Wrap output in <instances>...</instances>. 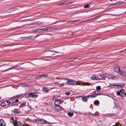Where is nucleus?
I'll return each instance as SVG.
<instances>
[{
    "mask_svg": "<svg viewBox=\"0 0 126 126\" xmlns=\"http://www.w3.org/2000/svg\"><path fill=\"white\" fill-rule=\"evenodd\" d=\"M65 79L67 80L66 83L67 85H80V83L79 81H76L72 79Z\"/></svg>",
    "mask_w": 126,
    "mask_h": 126,
    "instance_id": "1",
    "label": "nucleus"
},
{
    "mask_svg": "<svg viewBox=\"0 0 126 126\" xmlns=\"http://www.w3.org/2000/svg\"><path fill=\"white\" fill-rule=\"evenodd\" d=\"M114 88H123L124 87L125 84L123 83H114Z\"/></svg>",
    "mask_w": 126,
    "mask_h": 126,
    "instance_id": "2",
    "label": "nucleus"
},
{
    "mask_svg": "<svg viewBox=\"0 0 126 126\" xmlns=\"http://www.w3.org/2000/svg\"><path fill=\"white\" fill-rule=\"evenodd\" d=\"M106 76L105 74H101L100 75V77H98L96 76V78L95 79V80H104L105 79V77Z\"/></svg>",
    "mask_w": 126,
    "mask_h": 126,
    "instance_id": "3",
    "label": "nucleus"
},
{
    "mask_svg": "<svg viewBox=\"0 0 126 126\" xmlns=\"http://www.w3.org/2000/svg\"><path fill=\"white\" fill-rule=\"evenodd\" d=\"M61 100L60 99H57L54 102V104L55 105L58 106L61 103Z\"/></svg>",
    "mask_w": 126,
    "mask_h": 126,
    "instance_id": "4",
    "label": "nucleus"
},
{
    "mask_svg": "<svg viewBox=\"0 0 126 126\" xmlns=\"http://www.w3.org/2000/svg\"><path fill=\"white\" fill-rule=\"evenodd\" d=\"M114 70L115 72L118 73L120 70V67L118 66H115L114 67Z\"/></svg>",
    "mask_w": 126,
    "mask_h": 126,
    "instance_id": "5",
    "label": "nucleus"
},
{
    "mask_svg": "<svg viewBox=\"0 0 126 126\" xmlns=\"http://www.w3.org/2000/svg\"><path fill=\"white\" fill-rule=\"evenodd\" d=\"M99 16H96L95 17H94V18H92L91 19H88L86 20L83 21L82 22H88H88H90V21H91V20H92V21H93V20H94L95 19L97 18Z\"/></svg>",
    "mask_w": 126,
    "mask_h": 126,
    "instance_id": "6",
    "label": "nucleus"
},
{
    "mask_svg": "<svg viewBox=\"0 0 126 126\" xmlns=\"http://www.w3.org/2000/svg\"><path fill=\"white\" fill-rule=\"evenodd\" d=\"M0 126H6L5 121L3 119L0 120Z\"/></svg>",
    "mask_w": 126,
    "mask_h": 126,
    "instance_id": "7",
    "label": "nucleus"
},
{
    "mask_svg": "<svg viewBox=\"0 0 126 126\" xmlns=\"http://www.w3.org/2000/svg\"><path fill=\"white\" fill-rule=\"evenodd\" d=\"M118 73L123 76H125L126 75V73L124 71H121L120 70Z\"/></svg>",
    "mask_w": 126,
    "mask_h": 126,
    "instance_id": "8",
    "label": "nucleus"
},
{
    "mask_svg": "<svg viewBox=\"0 0 126 126\" xmlns=\"http://www.w3.org/2000/svg\"><path fill=\"white\" fill-rule=\"evenodd\" d=\"M123 3V2L122 1H121V2H118L115 3L111 4L110 5L108 6H113L114 5H120L122 3Z\"/></svg>",
    "mask_w": 126,
    "mask_h": 126,
    "instance_id": "9",
    "label": "nucleus"
},
{
    "mask_svg": "<svg viewBox=\"0 0 126 126\" xmlns=\"http://www.w3.org/2000/svg\"><path fill=\"white\" fill-rule=\"evenodd\" d=\"M124 91V90H120L119 91H117L116 94L118 95H120L121 96V93H123Z\"/></svg>",
    "mask_w": 126,
    "mask_h": 126,
    "instance_id": "10",
    "label": "nucleus"
},
{
    "mask_svg": "<svg viewBox=\"0 0 126 126\" xmlns=\"http://www.w3.org/2000/svg\"><path fill=\"white\" fill-rule=\"evenodd\" d=\"M55 108L58 111H59L63 109V108L61 107L59 105L56 106Z\"/></svg>",
    "mask_w": 126,
    "mask_h": 126,
    "instance_id": "11",
    "label": "nucleus"
},
{
    "mask_svg": "<svg viewBox=\"0 0 126 126\" xmlns=\"http://www.w3.org/2000/svg\"><path fill=\"white\" fill-rule=\"evenodd\" d=\"M52 28L51 27H49L46 28H44L42 29H38V30H42L44 31H46L48 30H50L52 29Z\"/></svg>",
    "mask_w": 126,
    "mask_h": 126,
    "instance_id": "12",
    "label": "nucleus"
},
{
    "mask_svg": "<svg viewBox=\"0 0 126 126\" xmlns=\"http://www.w3.org/2000/svg\"><path fill=\"white\" fill-rule=\"evenodd\" d=\"M42 91L44 92L47 93L48 92V90L47 88H46L45 87H44L42 89Z\"/></svg>",
    "mask_w": 126,
    "mask_h": 126,
    "instance_id": "13",
    "label": "nucleus"
},
{
    "mask_svg": "<svg viewBox=\"0 0 126 126\" xmlns=\"http://www.w3.org/2000/svg\"><path fill=\"white\" fill-rule=\"evenodd\" d=\"M47 122V121L44 119H41L40 123L44 124Z\"/></svg>",
    "mask_w": 126,
    "mask_h": 126,
    "instance_id": "14",
    "label": "nucleus"
},
{
    "mask_svg": "<svg viewBox=\"0 0 126 126\" xmlns=\"http://www.w3.org/2000/svg\"><path fill=\"white\" fill-rule=\"evenodd\" d=\"M21 123L19 121H16V123L14 125L15 126H21Z\"/></svg>",
    "mask_w": 126,
    "mask_h": 126,
    "instance_id": "15",
    "label": "nucleus"
},
{
    "mask_svg": "<svg viewBox=\"0 0 126 126\" xmlns=\"http://www.w3.org/2000/svg\"><path fill=\"white\" fill-rule=\"evenodd\" d=\"M99 104V102L98 100H96L94 101V104L96 106H98Z\"/></svg>",
    "mask_w": 126,
    "mask_h": 126,
    "instance_id": "16",
    "label": "nucleus"
},
{
    "mask_svg": "<svg viewBox=\"0 0 126 126\" xmlns=\"http://www.w3.org/2000/svg\"><path fill=\"white\" fill-rule=\"evenodd\" d=\"M92 93L94 94L95 95H98L100 94H101V93L100 91H96L93 92Z\"/></svg>",
    "mask_w": 126,
    "mask_h": 126,
    "instance_id": "17",
    "label": "nucleus"
},
{
    "mask_svg": "<svg viewBox=\"0 0 126 126\" xmlns=\"http://www.w3.org/2000/svg\"><path fill=\"white\" fill-rule=\"evenodd\" d=\"M13 112L15 113H16V114H18L20 112V110L19 109H14L13 110Z\"/></svg>",
    "mask_w": 126,
    "mask_h": 126,
    "instance_id": "18",
    "label": "nucleus"
},
{
    "mask_svg": "<svg viewBox=\"0 0 126 126\" xmlns=\"http://www.w3.org/2000/svg\"><path fill=\"white\" fill-rule=\"evenodd\" d=\"M19 85L20 86L23 87H27L29 86V85L28 84H27L25 83H20Z\"/></svg>",
    "mask_w": 126,
    "mask_h": 126,
    "instance_id": "19",
    "label": "nucleus"
},
{
    "mask_svg": "<svg viewBox=\"0 0 126 126\" xmlns=\"http://www.w3.org/2000/svg\"><path fill=\"white\" fill-rule=\"evenodd\" d=\"M6 103L5 101L3 102L1 104V106L2 107H5L7 106Z\"/></svg>",
    "mask_w": 126,
    "mask_h": 126,
    "instance_id": "20",
    "label": "nucleus"
},
{
    "mask_svg": "<svg viewBox=\"0 0 126 126\" xmlns=\"http://www.w3.org/2000/svg\"><path fill=\"white\" fill-rule=\"evenodd\" d=\"M82 100L84 102H86L87 101V99L86 97L84 96L82 97Z\"/></svg>",
    "mask_w": 126,
    "mask_h": 126,
    "instance_id": "21",
    "label": "nucleus"
},
{
    "mask_svg": "<svg viewBox=\"0 0 126 126\" xmlns=\"http://www.w3.org/2000/svg\"><path fill=\"white\" fill-rule=\"evenodd\" d=\"M121 96L123 97L126 96V92H125L124 90L123 93H121Z\"/></svg>",
    "mask_w": 126,
    "mask_h": 126,
    "instance_id": "22",
    "label": "nucleus"
},
{
    "mask_svg": "<svg viewBox=\"0 0 126 126\" xmlns=\"http://www.w3.org/2000/svg\"><path fill=\"white\" fill-rule=\"evenodd\" d=\"M105 75H106V77L107 76H109V78H111L112 79H113V78L114 77L111 74H110V75H109V74H108Z\"/></svg>",
    "mask_w": 126,
    "mask_h": 126,
    "instance_id": "23",
    "label": "nucleus"
},
{
    "mask_svg": "<svg viewBox=\"0 0 126 126\" xmlns=\"http://www.w3.org/2000/svg\"><path fill=\"white\" fill-rule=\"evenodd\" d=\"M41 120L40 119L37 118L36 119H34L33 120V121L34 122H39L40 123V121Z\"/></svg>",
    "mask_w": 126,
    "mask_h": 126,
    "instance_id": "24",
    "label": "nucleus"
},
{
    "mask_svg": "<svg viewBox=\"0 0 126 126\" xmlns=\"http://www.w3.org/2000/svg\"><path fill=\"white\" fill-rule=\"evenodd\" d=\"M16 121L13 118L10 119V121L12 122L14 125H15Z\"/></svg>",
    "mask_w": 126,
    "mask_h": 126,
    "instance_id": "25",
    "label": "nucleus"
},
{
    "mask_svg": "<svg viewBox=\"0 0 126 126\" xmlns=\"http://www.w3.org/2000/svg\"><path fill=\"white\" fill-rule=\"evenodd\" d=\"M91 84L90 83H89L88 82H83V85H84L89 86Z\"/></svg>",
    "mask_w": 126,
    "mask_h": 126,
    "instance_id": "26",
    "label": "nucleus"
},
{
    "mask_svg": "<svg viewBox=\"0 0 126 126\" xmlns=\"http://www.w3.org/2000/svg\"><path fill=\"white\" fill-rule=\"evenodd\" d=\"M109 87L111 88H114V83L110 84L109 86Z\"/></svg>",
    "mask_w": 126,
    "mask_h": 126,
    "instance_id": "27",
    "label": "nucleus"
},
{
    "mask_svg": "<svg viewBox=\"0 0 126 126\" xmlns=\"http://www.w3.org/2000/svg\"><path fill=\"white\" fill-rule=\"evenodd\" d=\"M5 101L6 102L7 105H9L11 103V101L9 100H7Z\"/></svg>",
    "mask_w": 126,
    "mask_h": 126,
    "instance_id": "28",
    "label": "nucleus"
},
{
    "mask_svg": "<svg viewBox=\"0 0 126 126\" xmlns=\"http://www.w3.org/2000/svg\"><path fill=\"white\" fill-rule=\"evenodd\" d=\"M26 102H24L23 103H22L21 104L20 106V107H22L23 106L25 105V106H27V105H26Z\"/></svg>",
    "mask_w": 126,
    "mask_h": 126,
    "instance_id": "29",
    "label": "nucleus"
},
{
    "mask_svg": "<svg viewBox=\"0 0 126 126\" xmlns=\"http://www.w3.org/2000/svg\"><path fill=\"white\" fill-rule=\"evenodd\" d=\"M33 93H29L28 94V95L27 97L28 98L30 97H32V95H33Z\"/></svg>",
    "mask_w": 126,
    "mask_h": 126,
    "instance_id": "30",
    "label": "nucleus"
},
{
    "mask_svg": "<svg viewBox=\"0 0 126 126\" xmlns=\"http://www.w3.org/2000/svg\"><path fill=\"white\" fill-rule=\"evenodd\" d=\"M65 5V3H59L57 4L58 6H61Z\"/></svg>",
    "mask_w": 126,
    "mask_h": 126,
    "instance_id": "31",
    "label": "nucleus"
},
{
    "mask_svg": "<svg viewBox=\"0 0 126 126\" xmlns=\"http://www.w3.org/2000/svg\"><path fill=\"white\" fill-rule=\"evenodd\" d=\"M96 89L98 90H101V88L100 86H98L96 87Z\"/></svg>",
    "mask_w": 126,
    "mask_h": 126,
    "instance_id": "32",
    "label": "nucleus"
},
{
    "mask_svg": "<svg viewBox=\"0 0 126 126\" xmlns=\"http://www.w3.org/2000/svg\"><path fill=\"white\" fill-rule=\"evenodd\" d=\"M32 96V97H33L34 98H36L38 96L37 95H35L34 93H33Z\"/></svg>",
    "mask_w": 126,
    "mask_h": 126,
    "instance_id": "33",
    "label": "nucleus"
},
{
    "mask_svg": "<svg viewBox=\"0 0 126 126\" xmlns=\"http://www.w3.org/2000/svg\"><path fill=\"white\" fill-rule=\"evenodd\" d=\"M96 78V76H93L92 77H91V79H92L93 80H95V79Z\"/></svg>",
    "mask_w": 126,
    "mask_h": 126,
    "instance_id": "34",
    "label": "nucleus"
},
{
    "mask_svg": "<svg viewBox=\"0 0 126 126\" xmlns=\"http://www.w3.org/2000/svg\"><path fill=\"white\" fill-rule=\"evenodd\" d=\"M68 116H73V113H71L70 112H69L68 113Z\"/></svg>",
    "mask_w": 126,
    "mask_h": 126,
    "instance_id": "35",
    "label": "nucleus"
},
{
    "mask_svg": "<svg viewBox=\"0 0 126 126\" xmlns=\"http://www.w3.org/2000/svg\"><path fill=\"white\" fill-rule=\"evenodd\" d=\"M77 58H72L71 59H70V61H73L74 60L76 59Z\"/></svg>",
    "mask_w": 126,
    "mask_h": 126,
    "instance_id": "36",
    "label": "nucleus"
},
{
    "mask_svg": "<svg viewBox=\"0 0 126 126\" xmlns=\"http://www.w3.org/2000/svg\"><path fill=\"white\" fill-rule=\"evenodd\" d=\"M43 75H44L43 77V78H45L48 77V75L47 74H43Z\"/></svg>",
    "mask_w": 126,
    "mask_h": 126,
    "instance_id": "37",
    "label": "nucleus"
},
{
    "mask_svg": "<svg viewBox=\"0 0 126 126\" xmlns=\"http://www.w3.org/2000/svg\"><path fill=\"white\" fill-rule=\"evenodd\" d=\"M96 96V95H94V94H93L92 95H90V97H95Z\"/></svg>",
    "mask_w": 126,
    "mask_h": 126,
    "instance_id": "38",
    "label": "nucleus"
},
{
    "mask_svg": "<svg viewBox=\"0 0 126 126\" xmlns=\"http://www.w3.org/2000/svg\"><path fill=\"white\" fill-rule=\"evenodd\" d=\"M84 8H88L89 7V5L88 4H86L85 6H84Z\"/></svg>",
    "mask_w": 126,
    "mask_h": 126,
    "instance_id": "39",
    "label": "nucleus"
},
{
    "mask_svg": "<svg viewBox=\"0 0 126 126\" xmlns=\"http://www.w3.org/2000/svg\"><path fill=\"white\" fill-rule=\"evenodd\" d=\"M73 3V2L72 1H71V2H67V3H65V5H67V4H71Z\"/></svg>",
    "mask_w": 126,
    "mask_h": 126,
    "instance_id": "40",
    "label": "nucleus"
},
{
    "mask_svg": "<svg viewBox=\"0 0 126 126\" xmlns=\"http://www.w3.org/2000/svg\"><path fill=\"white\" fill-rule=\"evenodd\" d=\"M14 67H11V68H9L8 69H7L6 70H5L4 71H7L8 70H9L10 69H13Z\"/></svg>",
    "mask_w": 126,
    "mask_h": 126,
    "instance_id": "41",
    "label": "nucleus"
},
{
    "mask_svg": "<svg viewBox=\"0 0 126 126\" xmlns=\"http://www.w3.org/2000/svg\"><path fill=\"white\" fill-rule=\"evenodd\" d=\"M65 94L66 95H70V94L69 92H68L65 93Z\"/></svg>",
    "mask_w": 126,
    "mask_h": 126,
    "instance_id": "42",
    "label": "nucleus"
},
{
    "mask_svg": "<svg viewBox=\"0 0 126 126\" xmlns=\"http://www.w3.org/2000/svg\"><path fill=\"white\" fill-rule=\"evenodd\" d=\"M11 104L12 106H14L16 105V103L15 102H12Z\"/></svg>",
    "mask_w": 126,
    "mask_h": 126,
    "instance_id": "43",
    "label": "nucleus"
},
{
    "mask_svg": "<svg viewBox=\"0 0 126 126\" xmlns=\"http://www.w3.org/2000/svg\"><path fill=\"white\" fill-rule=\"evenodd\" d=\"M36 78L37 79H40V76L39 75L37 76L36 77Z\"/></svg>",
    "mask_w": 126,
    "mask_h": 126,
    "instance_id": "44",
    "label": "nucleus"
},
{
    "mask_svg": "<svg viewBox=\"0 0 126 126\" xmlns=\"http://www.w3.org/2000/svg\"><path fill=\"white\" fill-rule=\"evenodd\" d=\"M40 76V78H43V76H44L43 74H41L39 75Z\"/></svg>",
    "mask_w": 126,
    "mask_h": 126,
    "instance_id": "45",
    "label": "nucleus"
},
{
    "mask_svg": "<svg viewBox=\"0 0 126 126\" xmlns=\"http://www.w3.org/2000/svg\"><path fill=\"white\" fill-rule=\"evenodd\" d=\"M15 98H16V97H15V96H14L12 97L11 99L12 100V99H15Z\"/></svg>",
    "mask_w": 126,
    "mask_h": 126,
    "instance_id": "46",
    "label": "nucleus"
},
{
    "mask_svg": "<svg viewBox=\"0 0 126 126\" xmlns=\"http://www.w3.org/2000/svg\"><path fill=\"white\" fill-rule=\"evenodd\" d=\"M79 20H73V21H73L74 22H77Z\"/></svg>",
    "mask_w": 126,
    "mask_h": 126,
    "instance_id": "47",
    "label": "nucleus"
},
{
    "mask_svg": "<svg viewBox=\"0 0 126 126\" xmlns=\"http://www.w3.org/2000/svg\"><path fill=\"white\" fill-rule=\"evenodd\" d=\"M19 101V100L18 99H16L15 100V102H17Z\"/></svg>",
    "mask_w": 126,
    "mask_h": 126,
    "instance_id": "48",
    "label": "nucleus"
},
{
    "mask_svg": "<svg viewBox=\"0 0 126 126\" xmlns=\"http://www.w3.org/2000/svg\"><path fill=\"white\" fill-rule=\"evenodd\" d=\"M90 114H91L92 115V116H93L94 115H96V114L95 113L94 114H92L91 113H90Z\"/></svg>",
    "mask_w": 126,
    "mask_h": 126,
    "instance_id": "49",
    "label": "nucleus"
},
{
    "mask_svg": "<svg viewBox=\"0 0 126 126\" xmlns=\"http://www.w3.org/2000/svg\"><path fill=\"white\" fill-rule=\"evenodd\" d=\"M38 22H35H35H34V23H32V24H30V25H32V24H36V23H38Z\"/></svg>",
    "mask_w": 126,
    "mask_h": 126,
    "instance_id": "50",
    "label": "nucleus"
},
{
    "mask_svg": "<svg viewBox=\"0 0 126 126\" xmlns=\"http://www.w3.org/2000/svg\"><path fill=\"white\" fill-rule=\"evenodd\" d=\"M57 98V97L55 96H54L53 97V99H56Z\"/></svg>",
    "mask_w": 126,
    "mask_h": 126,
    "instance_id": "51",
    "label": "nucleus"
},
{
    "mask_svg": "<svg viewBox=\"0 0 126 126\" xmlns=\"http://www.w3.org/2000/svg\"><path fill=\"white\" fill-rule=\"evenodd\" d=\"M15 96V97H16V98H18L20 96L18 95H17Z\"/></svg>",
    "mask_w": 126,
    "mask_h": 126,
    "instance_id": "52",
    "label": "nucleus"
},
{
    "mask_svg": "<svg viewBox=\"0 0 126 126\" xmlns=\"http://www.w3.org/2000/svg\"><path fill=\"white\" fill-rule=\"evenodd\" d=\"M24 126H29L28 124H25V125Z\"/></svg>",
    "mask_w": 126,
    "mask_h": 126,
    "instance_id": "53",
    "label": "nucleus"
},
{
    "mask_svg": "<svg viewBox=\"0 0 126 126\" xmlns=\"http://www.w3.org/2000/svg\"><path fill=\"white\" fill-rule=\"evenodd\" d=\"M85 97H86H86L88 98L90 97V95H88L87 96H86Z\"/></svg>",
    "mask_w": 126,
    "mask_h": 126,
    "instance_id": "54",
    "label": "nucleus"
},
{
    "mask_svg": "<svg viewBox=\"0 0 126 126\" xmlns=\"http://www.w3.org/2000/svg\"><path fill=\"white\" fill-rule=\"evenodd\" d=\"M82 97V96H78V97Z\"/></svg>",
    "mask_w": 126,
    "mask_h": 126,
    "instance_id": "55",
    "label": "nucleus"
},
{
    "mask_svg": "<svg viewBox=\"0 0 126 126\" xmlns=\"http://www.w3.org/2000/svg\"><path fill=\"white\" fill-rule=\"evenodd\" d=\"M25 38H26V39H27L28 38H30L29 37H25Z\"/></svg>",
    "mask_w": 126,
    "mask_h": 126,
    "instance_id": "56",
    "label": "nucleus"
},
{
    "mask_svg": "<svg viewBox=\"0 0 126 126\" xmlns=\"http://www.w3.org/2000/svg\"><path fill=\"white\" fill-rule=\"evenodd\" d=\"M52 52H54L55 53H58V52H55V51H52Z\"/></svg>",
    "mask_w": 126,
    "mask_h": 126,
    "instance_id": "57",
    "label": "nucleus"
},
{
    "mask_svg": "<svg viewBox=\"0 0 126 126\" xmlns=\"http://www.w3.org/2000/svg\"><path fill=\"white\" fill-rule=\"evenodd\" d=\"M125 51H126V48H125Z\"/></svg>",
    "mask_w": 126,
    "mask_h": 126,
    "instance_id": "58",
    "label": "nucleus"
},
{
    "mask_svg": "<svg viewBox=\"0 0 126 126\" xmlns=\"http://www.w3.org/2000/svg\"><path fill=\"white\" fill-rule=\"evenodd\" d=\"M50 34H49V35H50Z\"/></svg>",
    "mask_w": 126,
    "mask_h": 126,
    "instance_id": "59",
    "label": "nucleus"
},
{
    "mask_svg": "<svg viewBox=\"0 0 126 126\" xmlns=\"http://www.w3.org/2000/svg\"><path fill=\"white\" fill-rule=\"evenodd\" d=\"M47 51V50H46V51H44V52H45L46 51Z\"/></svg>",
    "mask_w": 126,
    "mask_h": 126,
    "instance_id": "60",
    "label": "nucleus"
},
{
    "mask_svg": "<svg viewBox=\"0 0 126 126\" xmlns=\"http://www.w3.org/2000/svg\"><path fill=\"white\" fill-rule=\"evenodd\" d=\"M1 98V97L0 96V99Z\"/></svg>",
    "mask_w": 126,
    "mask_h": 126,
    "instance_id": "61",
    "label": "nucleus"
},
{
    "mask_svg": "<svg viewBox=\"0 0 126 126\" xmlns=\"http://www.w3.org/2000/svg\"><path fill=\"white\" fill-rule=\"evenodd\" d=\"M41 23L40 22V23H39V24H41Z\"/></svg>",
    "mask_w": 126,
    "mask_h": 126,
    "instance_id": "62",
    "label": "nucleus"
},
{
    "mask_svg": "<svg viewBox=\"0 0 126 126\" xmlns=\"http://www.w3.org/2000/svg\"><path fill=\"white\" fill-rule=\"evenodd\" d=\"M107 4V5H108V4Z\"/></svg>",
    "mask_w": 126,
    "mask_h": 126,
    "instance_id": "63",
    "label": "nucleus"
},
{
    "mask_svg": "<svg viewBox=\"0 0 126 126\" xmlns=\"http://www.w3.org/2000/svg\"><path fill=\"white\" fill-rule=\"evenodd\" d=\"M120 126H121V124H120Z\"/></svg>",
    "mask_w": 126,
    "mask_h": 126,
    "instance_id": "64",
    "label": "nucleus"
}]
</instances>
